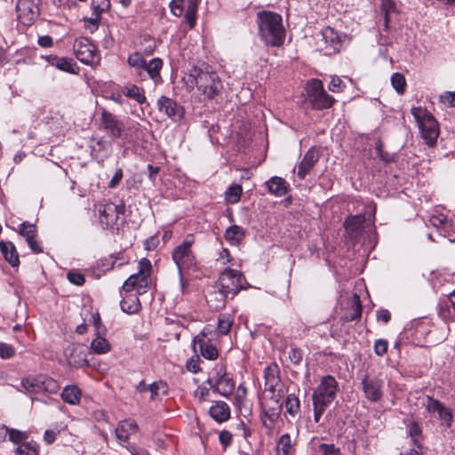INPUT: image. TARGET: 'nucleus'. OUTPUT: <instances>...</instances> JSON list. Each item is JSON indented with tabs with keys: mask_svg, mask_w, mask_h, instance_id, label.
<instances>
[{
	"mask_svg": "<svg viewBox=\"0 0 455 455\" xmlns=\"http://www.w3.org/2000/svg\"><path fill=\"white\" fill-rule=\"evenodd\" d=\"M257 19L261 39L271 46L283 44L285 31L282 16L273 12L262 11L258 12Z\"/></svg>",
	"mask_w": 455,
	"mask_h": 455,
	"instance_id": "obj_1",
	"label": "nucleus"
},
{
	"mask_svg": "<svg viewBox=\"0 0 455 455\" xmlns=\"http://www.w3.org/2000/svg\"><path fill=\"white\" fill-rule=\"evenodd\" d=\"M337 391L338 382L332 376L326 375L321 379L319 385L312 395L314 420L315 423L320 421L327 407L336 398Z\"/></svg>",
	"mask_w": 455,
	"mask_h": 455,
	"instance_id": "obj_2",
	"label": "nucleus"
},
{
	"mask_svg": "<svg viewBox=\"0 0 455 455\" xmlns=\"http://www.w3.org/2000/svg\"><path fill=\"white\" fill-rule=\"evenodd\" d=\"M188 76L191 78V82L196 84L198 91L207 99H213L223 89V84L215 72L195 68Z\"/></svg>",
	"mask_w": 455,
	"mask_h": 455,
	"instance_id": "obj_3",
	"label": "nucleus"
},
{
	"mask_svg": "<svg viewBox=\"0 0 455 455\" xmlns=\"http://www.w3.org/2000/svg\"><path fill=\"white\" fill-rule=\"evenodd\" d=\"M411 115L418 124L422 139L428 146H434L439 135L438 124L434 116L421 107L412 108Z\"/></svg>",
	"mask_w": 455,
	"mask_h": 455,
	"instance_id": "obj_4",
	"label": "nucleus"
},
{
	"mask_svg": "<svg viewBox=\"0 0 455 455\" xmlns=\"http://www.w3.org/2000/svg\"><path fill=\"white\" fill-rule=\"evenodd\" d=\"M194 241L193 235H188L183 243L177 246L172 251V259L180 273L182 291H184L186 286V281L182 277L183 271L189 270L196 266V258L191 251Z\"/></svg>",
	"mask_w": 455,
	"mask_h": 455,
	"instance_id": "obj_5",
	"label": "nucleus"
},
{
	"mask_svg": "<svg viewBox=\"0 0 455 455\" xmlns=\"http://www.w3.org/2000/svg\"><path fill=\"white\" fill-rule=\"evenodd\" d=\"M152 265L149 259L143 258L139 262L138 273L132 275L123 284V290L131 291L136 289L139 294L145 293L151 283Z\"/></svg>",
	"mask_w": 455,
	"mask_h": 455,
	"instance_id": "obj_6",
	"label": "nucleus"
},
{
	"mask_svg": "<svg viewBox=\"0 0 455 455\" xmlns=\"http://www.w3.org/2000/svg\"><path fill=\"white\" fill-rule=\"evenodd\" d=\"M307 100L315 109L330 108L335 100L323 89V84L318 79H312L307 84Z\"/></svg>",
	"mask_w": 455,
	"mask_h": 455,
	"instance_id": "obj_7",
	"label": "nucleus"
},
{
	"mask_svg": "<svg viewBox=\"0 0 455 455\" xmlns=\"http://www.w3.org/2000/svg\"><path fill=\"white\" fill-rule=\"evenodd\" d=\"M243 275L232 268H226L219 277L216 283L218 289L225 291L233 299L243 287L242 284Z\"/></svg>",
	"mask_w": 455,
	"mask_h": 455,
	"instance_id": "obj_8",
	"label": "nucleus"
},
{
	"mask_svg": "<svg viewBox=\"0 0 455 455\" xmlns=\"http://www.w3.org/2000/svg\"><path fill=\"white\" fill-rule=\"evenodd\" d=\"M73 48L76 58L84 64L92 65L100 60L96 45L87 37L76 38Z\"/></svg>",
	"mask_w": 455,
	"mask_h": 455,
	"instance_id": "obj_9",
	"label": "nucleus"
},
{
	"mask_svg": "<svg viewBox=\"0 0 455 455\" xmlns=\"http://www.w3.org/2000/svg\"><path fill=\"white\" fill-rule=\"evenodd\" d=\"M16 12L20 23L31 25L39 16L38 0H18Z\"/></svg>",
	"mask_w": 455,
	"mask_h": 455,
	"instance_id": "obj_10",
	"label": "nucleus"
},
{
	"mask_svg": "<svg viewBox=\"0 0 455 455\" xmlns=\"http://www.w3.org/2000/svg\"><path fill=\"white\" fill-rule=\"evenodd\" d=\"M426 410L432 416H437L441 421V425L445 427H450L453 421V414L450 408L446 407L440 401L427 396L424 403Z\"/></svg>",
	"mask_w": 455,
	"mask_h": 455,
	"instance_id": "obj_11",
	"label": "nucleus"
},
{
	"mask_svg": "<svg viewBox=\"0 0 455 455\" xmlns=\"http://www.w3.org/2000/svg\"><path fill=\"white\" fill-rule=\"evenodd\" d=\"M100 223L106 228L113 227L119 219V208L114 203H101L97 205Z\"/></svg>",
	"mask_w": 455,
	"mask_h": 455,
	"instance_id": "obj_12",
	"label": "nucleus"
},
{
	"mask_svg": "<svg viewBox=\"0 0 455 455\" xmlns=\"http://www.w3.org/2000/svg\"><path fill=\"white\" fill-rule=\"evenodd\" d=\"M193 349L195 352L199 351L201 355L208 360H215L219 355L216 347L207 339L204 333L194 338Z\"/></svg>",
	"mask_w": 455,
	"mask_h": 455,
	"instance_id": "obj_13",
	"label": "nucleus"
},
{
	"mask_svg": "<svg viewBox=\"0 0 455 455\" xmlns=\"http://www.w3.org/2000/svg\"><path fill=\"white\" fill-rule=\"evenodd\" d=\"M264 414L266 419L263 420V424L268 429H272L274 427V423L279 419L282 409H283V401L282 399H270L267 400L264 404Z\"/></svg>",
	"mask_w": 455,
	"mask_h": 455,
	"instance_id": "obj_14",
	"label": "nucleus"
},
{
	"mask_svg": "<svg viewBox=\"0 0 455 455\" xmlns=\"http://www.w3.org/2000/svg\"><path fill=\"white\" fill-rule=\"evenodd\" d=\"M362 388L365 397L371 402H378L383 395L382 380L377 378L365 376L361 381Z\"/></svg>",
	"mask_w": 455,
	"mask_h": 455,
	"instance_id": "obj_15",
	"label": "nucleus"
},
{
	"mask_svg": "<svg viewBox=\"0 0 455 455\" xmlns=\"http://www.w3.org/2000/svg\"><path fill=\"white\" fill-rule=\"evenodd\" d=\"M101 120L104 129L108 136L114 139L120 138L122 135V124L110 112L103 109L101 112Z\"/></svg>",
	"mask_w": 455,
	"mask_h": 455,
	"instance_id": "obj_16",
	"label": "nucleus"
},
{
	"mask_svg": "<svg viewBox=\"0 0 455 455\" xmlns=\"http://www.w3.org/2000/svg\"><path fill=\"white\" fill-rule=\"evenodd\" d=\"M159 110L164 112L169 117L180 120L183 116V108L171 98L162 96L157 102Z\"/></svg>",
	"mask_w": 455,
	"mask_h": 455,
	"instance_id": "obj_17",
	"label": "nucleus"
},
{
	"mask_svg": "<svg viewBox=\"0 0 455 455\" xmlns=\"http://www.w3.org/2000/svg\"><path fill=\"white\" fill-rule=\"evenodd\" d=\"M319 159V152L311 148L304 155L298 167L297 175L300 180L305 179L309 171L315 166Z\"/></svg>",
	"mask_w": 455,
	"mask_h": 455,
	"instance_id": "obj_18",
	"label": "nucleus"
},
{
	"mask_svg": "<svg viewBox=\"0 0 455 455\" xmlns=\"http://www.w3.org/2000/svg\"><path fill=\"white\" fill-rule=\"evenodd\" d=\"M208 383L214 392H218L223 396H228L230 395L233 392L235 387L232 379L229 378L227 374L219 376L215 381L209 379Z\"/></svg>",
	"mask_w": 455,
	"mask_h": 455,
	"instance_id": "obj_19",
	"label": "nucleus"
},
{
	"mask_svg": "<svg viewBox=\"0 0 455 455\" xmlns=\"http://www.w3.org/2000/svg\"><path fill=\"white\" fill-rule=\"evenodd\" d=\"M83 348L79 345H73L67 348L66 354L69 365L78 368L88 364Z\"/></svg>",
	"mask_w": 455,
	"mask_h": 455,
	"instance_id": "obj_20",
	"label": "nucleus"
},
{
	"mask_svg": "<svg viewBox=\"0 0 455 455\" xmlns=\"http://www.w3.org/2000/svg\"><path fill=\"white\" fill-rule=\"evenodd\" d=\"M365 221L363 214H357L348 217L344 222L346 232L351 239H355L363 228Z\"/></svg>",
	"mask_w": 455,
	"mask_h": 455,
	"instance_id": "obj_21",
	"label": "nucleus"
},
{
	"mask_svg": "<svg viewBox=\"0 0 455 455\" xmlns=\"http://www.w3.org/2000/svg\"><path fill=\"white\" fill-rule=\"evenodd\" d=\"M138 429V426L134 420L125 419L121 420L116 428V437L119 442L126 443L129 440V436L135 433Z\"/></svg>",
	"mask_w": 455,
	"mask_h": 455,
	"instance_id": "obj_22",
	"label": "nucleus"
},
{
	"mask_svg": "<svg viewBox=\"0 0 455 455\" xmlns=\"http://www.w3.org/2000/svg\"><path fill=\"white\" fill-rule=\"evenodd\" d=\"M211 417L217 422L227 421L230 418L229 406L222 401L216 402L209 410Z\"/></svg>",
	"mask_w": 455,
	"mask_h": 455,
	"instance_id": "obj_23",
	"label": "nucleus"
},
{
	"mask_svg": "<svg viewBox=\"0 0 455 455\" xmlns=\"http://www.w3.org/2000/svg\"><path fill=\"white\" fill-rule=\"evenodd\" d=\"M228 298L230 299V296L228 293L218 289L215 285L214 290L206 296V300L211 307L220 309L225 307Z\"/></svg>",
	"mask_w": 455,
	"mask_h": 455,
	"instance_id": "obj_24",
	"label": "nucleus"
},
{
	"mask_svg": "<svg viewBox=\"0 0 455 455\" xmlns=\"http://www.w3.org/2000/svg\"><path fill=\"white\" fill-rule=\"evenodd\" d=\"M0 251L12 267L19 265V255L12 242H0Z\"/></svg>",
	"mask_w": 455,
	"mask_h": 455,
	"instance_id": "obj_25",
	"label": "nucleus"
},
{
	"mask_svg": "<svg viewBox=\"0 0 455 455\" xmlns=\"http://www.w3.org/2000/svg\"><path fill=\"white\" fill-rule=\"evenodd\" d=\"M121 308L127 314H136L141 306L137 295L130 294L124 297L120 302Z\"/></svg>",
	"mask_w": 455,
	"mask_h": 455,
	"instance_id": "obj_26",
	"label": "nucleus"
},
{
	"mask_svg": "<svg viewBox=\"0 0 455 455\" xmlns=\"http://www.w3.org/2000/svg\"><path fill=\"white\" fill-rule=\"evenodd\" d=\"M82 392L81 389L75 385L67 386L62 393L61 398L68 403L76 405L80 403Z\"/></svg>",
	"mask_w": 455,
	"mask_h": 455,
	"instance_id": "obj_27",
	"label": "nucleus"
},
{
	"mask_svg": "<svg viewBox=\"0 0 455 455\" xmlns=\"http://www.w3.org/2000/svg\"><path fill=\"white\" fill-rule=\"evenodd\" d=\"M266 184L269 193L276 196H282L286 194V182L283 178L272 177Z\"/></svg>",
	"mask_w": 455,
	"mask_h": 455,
	"instance_id": "obj_28",
	"label": "nucleus"
},
{
	"mask_svg": "<svg viewBox=\"0 0 455 455\" xmlns=\"http://www.w3.org/2000/svg\"><path fill=\"white\" fill-rule=\"evenodd\" d=\"M163 68V60L159 58L152 59L148 63L146 61L142 70L147 71L148 75L155 82L161 78L160 71Z\"/></svg>",
	"mask_w": 455,
	"mask_h": 455,
	"instance_id": "obj_29",
	"label": "nucleus"
},
{
	"mask_svg": "<svg viewBox=\"0 0 455 455\" xmlns=\"http://www.w3.org/2000/svg\"><path fill=\"white\" fill-rule=\"evenodd\" d=\"M264 379L265 386L279 385L282 383L277 364H271L264 370Z\"/></svg>",
	"mask_w": 455,
	"mask_h": 455,
	"instance_id": "obj_30",
	"label": "nucleus"
},
{
	"mask_svg": "<svg viewBox=\"0 0 455 455\" xmlns=\"http://www.w3.org/2000/svg\"><path fill=\"white\" fill-rule=\"evenodd\" d=\"M49 62L52 66H55L58 69L69 72V73H76L74 67L76 64L73 62L71 59L68 58H57V57H52L50 56L48 58Z\"/></svg>",
	"mask_w": 455,
	"mask_h": 455,
	"instance_id": "obj_31",
	"label": "nucleus"
},
{
	"mask_svg": "<svg viewBox=\"0 0 455 455\" xmlns=\"http://www.w3.org/2000/svg\"><path fill=\"white\" fill-rule=\"evenodd\" d=\"M351 313L346 315L347 321H355L361 318L362 315V304L360 297L355 293L350 300Z\"/></svg>",
	"mask_w": 455,
	"mask_h": 455,
	"instance_id": "obj_32",
	"label": "nucleus"
},
{
	"mask_svg": "<svg viewBox=\"0 0 455 455\" xmlns=\"http://www.w3.org/2000/svg\"><path fill=\"white\" fill-rule=\"evenodd\" d=\"M122 93L136 100L139 104H143L146 101V97L140 93V88L135 84H128L121 89Z\"/></svg>",
	"mask_w": 455,
	"mask_h": 455,
	"instance_id": "obj_33",
	"label": "nucleus"
},
{
	"mask_svg": "<svg viewBox=\"0 0 455 455\" xmlns=\"http://www.w3.org/2000/svg\"><path fill=\"white\" fill-rule=\"evenodd\" d=\"M225 237L231 243H239L244 237L243 229L237 225L231 226L226 230Z\"/></svg>",
	"mask_w": 455,
	"mask_h": 455,
	"instance_id": "obj_34",
	"label": "nucleus"
},
{
	"mask_svg": "<svg viewBox=\"0 0 455 455\" xmlns=\"http://www.w3.org/2000/svg\"><path fill=\"white\" fill-rule=\"evenodd\" d=\"M243 193L241 185L234 184L230 186L225 193L226 201L229 204H236L239 202Z\"/></svg>",
	"mask_w": 455,
	"mask_h": 455,
	"instance_id": "obj_35",
	"label": "nucleus"
},
{
	"mask_svg": "<svg viewBox=\"0 0 455 455\" xmlns=\"http://www.w3.org/2000/svg\"><path fill=\"white\" fill-rule=\"evenodd\" d=\"M91 348L96 354H106L110 350V344L105 338L98 336L92 341Z\"/></svg>",
	"mask_w": 455,
	"mask_h": 455,
	"instance_id": "obj_36",
	"label": "nucleus"
},
{
	"mask_svg": "<svg viewBox=\"0 0 455 455\" xmlns=\"http://www.w3.org/2000/svg\"><path fill=\"white\" fill-rule=\"evenodd\" d=\"M196 12H197V1L196 0H188V7H187V10L185 12V19L191 28H194V26L196 25Z\"/></svg>",
	"mask_w": 455,
	"mask_h": 455,
	"instance_id": "obj_37",
	"label": "nucleus"
},
{
	"mask_svg": "<svg viewBox=\"0 0 455 455\" xmlns=\"http://www.w3.org/2000/svg\"><path fill=\"white\" fill-rule=\"evenodd\" d=\"M299 408H300V403H299V398L293 394L288 395L285 399L286 411L289 414L295 416L299 412Z\"/></svg>",
	"mask_w": 455,
	"mask_h": 455,
	"instance_id": "obj_38",
	"label": "nucleus"
},
{
	"mask_svg": "<svg viewBox=\"0 0 455 455\" xmlns=\"http://www.w3.org/2000/svg\"><path fill=\"white\" fill-rule=\"evenodd\" d=\"M391 84L398 94H403L405 91L406 80L401 73H395L391 76Z\"/></svg>",
	"mask_w": 455,
	"mask_h": 455,
	"instance_id": "obj_39",
	"label": "nucleus"
},
{
	"mask_svg": "<svg viewBox=\"0 0 455 455\" xmlns=\"http://www.w3.org/2000/svg\"><path fill=\"white\" fill-rule=\"evenodd\" d=\"M17 453L19 455H37L38 446L33 442L24 443L17 448Z\"/></svg>",
	"mask_w": 455,
	"mask_h": 455,
	"instance_id": "obj_40",
	"label": "nucleus"
},
{
	"mask_svg": "<svg viewBox=\"0 0 455 455\" xmlns=\"http://www.w3.org/2000/svg\"><path fill=\"white\" fill-rule=\"evenodd\" d=\"M21 387L28 393L40 391V381L35 378H26L21 380Z\"/></svg>",
	"mask_w": 455,
	"mask_h": 455,
	"instance_id": "obj_41",
	"label": "nucleus"
},
{
	"mask_svg": "<svg viewBox=\"0 0 455 455\" xmlns=\"http://www.w3.org/2000/svg\"><path fill=\"white\" fill-rule=\"evenodd\" d=\"M317 455H342L340 449L332 443H321L317 449Z\"/></svg>",
	"mask_w": 455,
	"mask_h": 455,
	"instance_id": "obj_42",
	"label": "nucleus"
},
{
	"mask_svg": "<svg viewBox=\"0 0 455 455\" xmlns=\"http://www.w3.org/2000/svg\"><path fill=\"white\" fill-rule=\"evenodd\" d=\"M148 391L151 393V399H155L161 392L163 395H166L168 387L166 383L163 381L154 382L148 386Z\"/></svg>",
	"mask_w": 455,
	"mask_h": 455,
	"instance_id": "obj_43",
	"label": "nucleus"
},
{
	"mask_svg": "<svg viewBox=\"0 0 455 455\" xmlns=\"http://www.w3.org/2000/svg\"><path fill=\"white\" fill-rule=\"evenodd\" d=\"M20 234L24 236L26 240H31V238L36 236V228L34 224L25 221L20 225Z\"/></svg>",
	"mask_w": 455,
	"mask_h": 455,
	"instance_id": "obj_44",
	"label": "nucleus"
},
{
	"mask_svg": "<svg viewBox=\"0 0 455 455\" xmlns=\"http://www.w3.org/2000/svg\"><path fill=\"white\" fill-rule=\"evenodd\" d=\"M233 324V320L228 315H221L218 321V330L221 334H228Z\"/></svg>",
	"mask_w": 455,
	"mask_h": 455,
	"instance_id": "obj_45",
	"label": "nucleus"
},
{
	"mask_svg": "<svg viewBox=\"0 0 455 455\" xmlns=\"http://www.w3.org/2000/svg\"><path fill=\"white\" fill-rule=\"evenodd\" d=\"M128 64L140 70H142L144 66L146 65V60L142 57V55L139 52H134L128 57Z\"/></svg>",
	"mask_w": 455,
	"mask_h": 455,
	"instance_id": "obj_46",
	"label": "nucleus"
},
{
	"mask_svg": "<svg viewBox=\"0 0 455 455\" xmlns=\"http://www.w3.org/2000/svg\"><path fill=\"white\" fill-rule=\"evenodd\" d=\"M428 223L439 230H441L443 228H445V226H449L447 217L443 214L431 216L428 220Z\"/></svg>",
	"mask_w": 455,
	"mask_h": 455,
	"instance_id": "obj_47",
	"label": "nucleus"
},
{
	"mask_svg": "<svg viewBox=\"0 0 455 455\" xmlns=\"http://www.w3.org/2000/svg\"><path fill=\"white\" fill-rule=\"evenodd\" d=\"M291 437L288 434H284L280 437L278 443V452L280 455H288L291 450Z\"/></svg>",
	"mask_w": 455,
	"mask_h": 455,
	"instance_id": "obj_48",
	"label": "nucleus"
},
{
	"mask_svg": "<svg viewBox=\"0 0 455 455\" xmlns=\"http://www.w3.org/2000/svg\"><path fill=\"white\" fill-rule=\"evenodd\" d=\"M265 391L270 394V399H282L283 396V384L265 386Z\"/></svg>",
	"mask_w": 455,
	"mask_h": 455,
	"instance_id": "obj_49",
	"label": "nucleus"
},
{
	"mask_svg": "<svg viewBox=\"0 0 455 455\" xmlns=\"http://www.w3.org/2000/svg\"><path fill=\"white\" fill-rule=\"evenodd\" d=\"M40 390H44L52 394L56 393L59 389V385L57 382L51 378L40 381Z\"/></svg>",
	"mask_w": 455,
	"mask_h": 455,
	"instance_id": "obj_50",
	"label": "nucleus"
},
{
	"mask_svg": "<svg viewBox=\"0 0 455 455\" xmlns=\"http://www.w3.org/2000/svg\"><path fill=\"white\" fill-rule=\"evenodd\" d=\"M387 340L384 339H377L374 342V352L377 355L382 356L387 353Z\"/></svg>",
	"mask_w": 455,
	"mask_h": 455,
	"instance_id": "obj_51",
	"label": "nucleus"
},
{
	"mask_svg": "<svg viewBox=\"0 0 455 455\" xmlns=\"http://www.w3.org/2000/svg\"><path fill=\"white\" fill-rule=\"evenodd\" d=\"M67 278L71 283L76 285H82L85 282L84 275L75 271H69L67 275Z\"/></svg>",
	"mask_w": 455,
	"mask_h": 455,
	"instance_id": "obj_52",
	"label": "nucleus"
},
{
	"mask_svg": "<svg viewBox=\"0 0 455 455\" xmlns=\"http://www.w3.org/2000/svg\"><path fill=\"white\" fill-rule=\"evenodd\" d=\"M184 0H172L170 8L172 13L176 17H180L184 12L183 8Z\"/></svg>",
	"mask_w": 455,
	"mask_h": 455,
	"instance_id": "obj_53",
	"label": "nucleus"
},
{
	"mask_svg": "<svg viewBox=\"0 0 455 455\" xmlns=\"http://www.w3.org/2000/svg\"><path fill=\"white\" fill-rule=\"evenodd\" d=\"M344 87L345 85L339 76H332L328 88L332 92H339Z\"/></svg>",
	"mask_w": 455,
	"mask_h": 455,
	"instance_id": "obj_54",
	"label": "nucleus"
},
{
	"mask_svg": "<svg viewBox=\"0 0 455 455\" xmlns=\"http://www.w3.org/2000/svg\"><path fill=\"white\" fill-rule=\"evenodd\" d=\"M381 10L385 14V21L388 22V14L395 10V3L392 0H381Z\"/></svg>",
	"mask_w": 455,
	"mask_h": 455,
	"instance_id": "obj_55",
	"label": "nucleus"
},
{
	"mask_svg": "<svg viewBox=\"0 0 455 455\" xmlns=\"http://www.w3.org/2000/svg\"><path fill=\"white\" fill-rule=\"evenodd\" d=\"M219 440L222 446L227 448L232 442V434L228 430H222L219 435Z\"/></svg>",
	"mask_w": 455,
	"mask_h": 455,
	"instance_id": "obj_56",
	"label": "nucleus"
},
{
	"mask_svg": "<svg viewBox=\"0 0 455 455\" xmlns=\"http://www.w3.org/2000/svg\"><path fill=\"white\" fill-rule=\"evenodd\" d=\"M26 438V435L23 432L16 430V429H11L9 430V439L15 443H19L22 442Z\"/></svg>",
	"mask_w": 455,
	"mask_h": 455,
	"instance_id": "obj_57",
	"label": "nucleus"
},
{
	"mask_svg": "<svg viewBox=\"0 0 455 455\" xmlns=\"http://www.w3.org/2000/svg\"><path fill=\"white\" fill-rule=\"evenodd\" d=\"M13 348L5 343H0V356L4 359L10 358L13 355Z\"/></svg>",
	"mask_w": 455,
	"mask_h": 455,
	"instance_id": "obj_58",
	"label": "nucleus"
},
{
	"mask_svg": "<svg viewBox=\"0 0 455 455\" xmlns=\"http://www.w3.org/2000/svg\"><path fill=\"white\" fill-rule=\"evenodd\" d=\"M289 359L294 364H299L302 360V353L299 348H291L289 352Z\"/></svg>",
	"mask_w": 455,
	"mask_h": 455,
	"instance_id": "obj_59",
	"label": "nucleus"
},
{
	"mask_svg": "<svg viewBox=\"0 0 455 455\" xmlns=\"http://www.w3.org/2000/svg\"><path fill=\"white\" fill-rule=\"evenodd\" d=\"M440 234L447 237L451 242H453L455 239V232L452 230V224L449 221V226H445L440 230Z\"/></svg>",
	"mask_w": 455,
	"mask_h": 455,
	"instance_id": "obj_60",
	"label": "nucleus"
},
{
	"mask_svg": "<svg viewBox=\"0 0 455 455\" xmlns=\"http://www.w3.org/2000/svg\"><path fill=\"white\" fill-rule=\"evenodd\" d=\"M123 178V171L122 169H118L116 173L114 174L113 178L111 179L108 187L111 188H116L118 183L121 181Z\"/></svg>",
	"mask_w": 455,
	"mask_h": 455,
	"instance_id": "obj_61",
	"label": "nucleus"
},
{
	"mask_svg": "<svg viewBox=\"0 0 455 455\" xmlns=\"http://www.w3.org/2000/svg\"><path fill=\"white\" fill-rule=\"evenodd\" d=\"M245 395H246V388L242 386H239L237 388V391H236V395H235V401H236L237 405L240 406L243 404Z\"/></svg>",
	"mask_w": 455,
	"mask_h": 455,
	"instance_id": "obj_62",
	"label": "nucleus"
},
{
	"mask_svg": "<svg viewBox=\"0 0 455 455\" xmlns=\"http://www.w3.org/2000/svg\"><path fill=\"white\" fill-rule=\"evenodd\" d=\"M391 315L388 310L381 309L377 312V319L378 321H381L385 323L390 321Z\"/></svg>",
	"mask_w": 455,
	"mask_h": 455,
	"instance_id": "obj_63",
	"label": "nucleus"
},
{
	"mask_svg": "<svg viewBox=\"0 0 455 455\" xmlns=\"http://www.w3.org/2000/svg\"><path fill=\"white\" fill-rule=\"evenodd\" d=\"M441 100L443 103H448L450 107H455V92H446L441 96Z\"/></svg>",
	"mask_w": 455,
	"mask_h": 455,
	"instance_id": "obj_64",
	"label": "nucleus"
}]
</instances>
